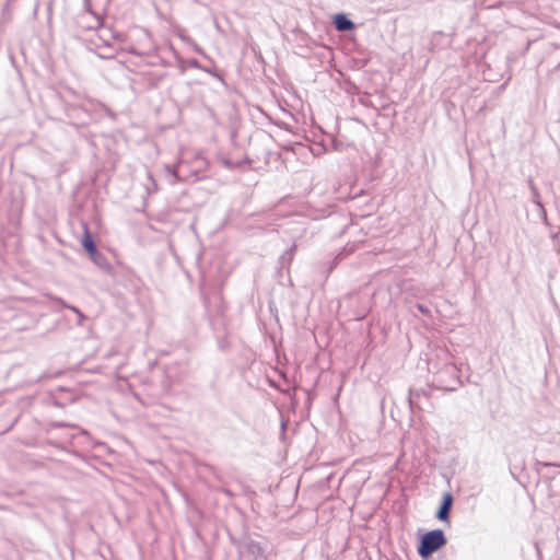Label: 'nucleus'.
<instances>
[{
    "mask_svg": "<svg viewBox=\"0 0 560 560\" xmlns=\"http://www.w3.org/2000/svg\"><path fill=\"white\" fill-rule=\"evenodd\" d=\"M446 544V538L441 529H434L425 533L418 547V553L422 559H428L435 551Z\"/></svg>",
    "mask_w": 560,
    "mask_h": 560,
    "instance_id": "1",
    "label": "nucleus"
},
{
    "mask_svg": "<svg viewBox=\"0 0 560 560\" xmlns=\"http://www.w3.org/2000/svg\"><path fill=\"white\" fill-rule=\"evenodd\" d=\"M81 245L91 258H94L97 255V248L86 226L84 228Z\"/></svg>",
    "mask_w": 560,
    "mask_h": 560,
    "instance_id": "2",
    "label": "nucleus"
},
{
    "mask_svg": "<svg viewBox=\"0 0 560 560\" xmlns=\"http://www.w3.org/2000/svg\"><path fill=\"white\" fill-rule=\"evenodd\" d=\"M453 504V495L450 492L444 494L443 503L436 514L438 518L441 521H446L448 518V514Z\"/></svg>",
    "mask_w": 560,
    "mask_h": 560,
    "instance_id": "3",
    "label": "nucleus"
},
{
    "mask_svg": "<svg viewBox=\"0 0 560 560\" xmlns=\"http://www.w3.org/2000/svg\"><path fill=\"white\" fill-rule=\"evenodd\" d=\"M334 24L335 27L340 31H351L354 28V24L345 15V14H337L334 18Z\"/></svg>",
    "mask_w": 560,
    "mask_h": 560,
    "instance_id": "4",
    "label": "nucleus"
}]
</instances>
